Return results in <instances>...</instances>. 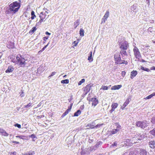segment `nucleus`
Instances as JSON below:
<instances>
[{"label": "nucleus", "instance_id": "5", "mask_svg": "<svg viewBox=\"0 0 155 155\" xmlns=\"http://www.w3.org/2000/svg\"><path fill=\"white\" fill-rule=\"evenodd\" d=\"M136 124L137 126L143 129L148 126L147 124L146 121H137L136 123Z\"/></svg>", "mask_w": 155, "mask_h": 155}, {"label": "nucleus", "instance_id": "45", "mask_svg": "<svg viewBox=\"0 0 155 155\" xmlns=\"http://www.w3.org/2000/svg\"><path fill=\"white\" fill-rule=\"evenodd\" d=\"M72 106H73V104L71 103L70 104V106L69 107H68V109H70V111H71V109Z\"/></svg>", "mask_w": 155, "mask_h": 155}, {"label": "nucleus", "instance_id": "34", "mask_svg": "<svg viewBox=\"0 0 155 155\" xmlns=\"http://www.w3.org/2000/svg\"><path fill=\"white\" fill-rule=\"evenodd\" d=\"M141 69L147 72H149L150 71L149 69L147 68H144V67L142 66L141 67Z\"/></svg>", "mask_w": 155, "mask_h": 155}, {"label": "nucleus", "instance_id": "18", "mask_svg": "<svg viewBox=\"0 0 155 155\" xmlns=\"http://www.w3.org/2000/svg\"><path fill=\"white\" fill-rule=\"evenodd\" d=\"M118 131L117 129H113L111 131L108 132V134H109L110 135H111L117 133Z\"/></svg>", "mask_w": 155, "mask_h": 155}, {"label": "nucleus", "instance_id": "11", "mask_svg": "<svg viewBox=\"0 0 155 155\" xmlns=\"http://www.w3.org/2000/svg\"><path fill=\"white\" fill-rule=\"evenodd\" d=\"M118 106V104L117 103H113L111 105L112 109L110 110L109 112L111 114L115 110V109L117 108Z\"/></svg>", "mask_w": 155, "mask_h": 155}, {"label": "nucleus", "instance_id": "41", "mask_svg": "<svg viewBox=\"0 0 155 155\" xmlns=\"http://www.w3.org/2000/svg\"><path fill=\"white\" fill-rule=\"evenodd\" d=\"M14 126L15 127H17L18 128H21V125L20 124H15Z\"/></svg>", "mask_w": 155, "mask_h": 155}, {"label": "nucleus", "instance_id": "51", "mask_svg": "<svg viewBox=\"0 0 155 155\" xmlns=\"http://www.w3.org/2000/svg\"><path fill=\"white\" fill-rule=\"evenodd\" d=\"M45 48L44 47H43L41 50H40L39 51V52H42V51H43L45 50Z\"/></svg>", "mask_w": 155, "mask_h": 155}, {"label": "nucleus", "instance_id": "27", "mask_svg": "<svg viewBox=\"0 0 155 155\" xmlns=\"http://www.w3.org/2000/svg\"><path fill=\"white\" fill-rule=\"evenodd\" d=\"M16 137L17 138H19L23 140L26 139L27 138V137L23 135L17 136Z\"/></svg>", "mask_w": 155, "mask_h": 155}, {"label": "nucleus", "instance_id": "40", "mask_svg": "<svg viewBox=\"0 0 155 155\" xmlns=\"http://www.w3.org/2000/svg\"><path fill=\"white\" fill-rule=\"evenodd\" d=\"M56 73V72H52L51 73V74L48 76V78H50L52 76H54V75Z\"/></svg>", "mask_w": 155, "mask_h": 155}, {"label": "nucleus", "instance_id": "54", "mask_svg": "<svg viewBox=\"0 0 155 155\" xmlns=\"http://www.w3.org/2000/svg\"><path fill=\"white\" fill-rule=\"evenodd\" d=\"M152 95V97L155 95V92L153 93L152 94H151Z\"/></svg>", "mask_w": 155, "mask_h": 155}, {"label": "nucleus", "instance_id": "13", "mask_svg": "<svg viewBox=\"0 0 155 155\" xmlns=\"http://www.w3.org/2000/svg\"><path fill=\"white\" fill-rule=\"evenodd\" d=\"M0 134L3 136H8V134L3 129L0 128Z\"/></svg>", "mask_w": 155, "mask_h": 155}, {"label": "nucleus", "instance_id": "58", "mask_svg": "<svg viewBox=\"0 0 155 155\" xmlns=\"http://www.w3.org/2000/svg\"><path fill=\"white\" fill-rule=\"evenodd\" d=\"M77 45V43H76V44H75V45H74V46H76Z\"/></svg>", "mask_w": 155, "mask_h": 155}, {"label": "nucleus", "instance_id": "46", "mask_svg": "<svg viewBox=\"0 0 155 155\" xmlns=\"http://www.w3.org/2000/svg\"><path fill=\"white\" fill-rule=\"evenodd\" d=\"M94 126V125H93L92 124H87V126L89 127H91H91H92V126Z\"/></svg>", "mask_w": 155, "mask_h": 155}, {"label": "nucleus", "instance_id": "62", "mask_svg": "<svg viewBox=\"0 0 155 155\" xmlns=\"http://www.w3.org/2000/svg\"><path fill=\"white\" fill-rule=\"evenodd\" d=\"M88 91H87V92H88Z\"/></svg>", "mask_w": 155, "mask_h": 155}, {"label": "nucleus", "instance_id": "16", "mask_svg": "<svg viewBox=\"0 0 155 155\" xmlns=\"http://www.w3.org/2000/svg\"><path fill=\"white\" fill-rule=\"evenodd\" d=\"M122 86L121 85H116L113 86L111 88V90H118Z\"/></svg>", "mask_w": 155, "mask_h": 155}, {"label": "nucleus", "instance_id": "14", "mask_svg": "<svg viewBox=\"0 0 155 155\" xmlns=\"http://www.w3.org/2000/svg\"><path fill=\"white\" fill-rule=\"evenodd\" d=\"M137 74V72L136 71L133 70L130 73V78L133 79Z\"/></svg>", "mask_w": 155, "mask_h": 155}, {"label": "nucleus", "instance_id": "49", "mask_svg": "<svg viewBox=\"0 0 155 155\" xmlns=\"http://www.w3.org/2000/svg\"><path fill=\"white\" fill-rule=\"evenodd\" d=\"M150 70H155V66H153L150 68Z\"/></svg>", "mask_w": 155, "mask_h": 155}, {"label": "nucleus", "instance_id": "24", "mask_svg": "<svg viewBox=\"0 0 155 155\" xmlns=\"http://www.w3.org/2000/svg\"><path fill=\"white\" fill-rule=\"evenodd\" d=\"M138 151L137 150L131 151L130 153V155H137Z\"/></svg>", "mask_w": 155, "mask_h": 155}, {"label": "nucleus", "instance_id": "26", "mask_svg": "<svg viewBox=\"0 0 155 155\" xmlns=\"http://www.w3.org/2000/svg\"><path fill=\"white\" fill-rule=\"evenodd\" d=\"M70 111V109H67L65 112L62 114L61 116V117H63L65 116Z\"/></svg>", "mask_w": 155, "mask_h": 155}, {"label": "nucleus", "instance_id": "48", "mask_svg": "<svg viewBox=\"0 0 155 155\" xmlns=\"http://www.w3.org/2000/svg\"><path fill=\"white\" fill-rule=\"evenodd\" d=\"M117 143L116 142H114L113 144L112 145V146H117Z\"/></svg>", "mask_w": 155, "mask_h": 155}, {"label": "nucleus", "instance_id": "23", "mask_svg": "<svg viewBox=\"0 0 155 155\" xmlns=\"http://www.w3.org/2000/svg\"><path fill=\"white\" fill-rule=\"evenodd\" d=\"M115 126H116L117 129L119 131L121 129V126L117 123L115 124Z\"/></svg>", "mask_w": 155, "mask_h": 155}, {"label": "nucleus", "instance_id": "57", "mask_svg": "<svg viewBox=\"0 0 155 155\" xmlns=\"http://www.w3.org/2000/svg\"><path fill=\"white\" fill-rule=\"evenodd\" d=\"M141 61L143 62H146L143 59Z\"/></svg>", "mask_w": 155, "mask_h": 155}, {"label": "nucleus", "instance_id": "9", "mask_svg": "<svg viewBox=\"0 0 155 155\" xmlns=\"http://www.w3.org/2000/svg\"><path fill=\"white\" fill-rule=\"evenodd\" d=\"M131 99L130 98H127L125 101L124 103V104H123L122 106H121L120 107V109L122 110H124V108L126 107L127 105L129 103Z\"/></svg>", "mask_w": 155, "mask_h": 155}, {"label": "nucleus", "instance_id": "28", "mask_svg": "<svg viewBox=\"0 0 155 155\" xmlns=\"http://www.w3.org/2000/svg\"><path fill=\"white\" fill-rule=\"evenodd\" d=\"M79 25V20H77L74 23V26H75V28H76Z\"/></svg>", "mask_w": 155, "mask_h": 155}, {"label": "nucleus", "instance_id": "35", "mask_svg": "<svg viewBox=\"0 0 155 155\" xmlns=\"http://www.w3.org/2000/svg\"><path fill=\"white\" fill-rule=\"evenodd\" d=\"M150 132L152 135L155 136V128L150 131Z\"/></svg>", "mask_w": 155, "mask_h": 155}, {"label": "nucleus", "instance_id": "33", "mask_svg": "<svg viewBox=\"0 0 155 155\" xmlns=\"http://www.w3.org/2000/svg\"><path fill=\"white\" fill-rule=\"evenodd\" d=\"M61 83L62 84H67L69 83V81L68 79H65L64 80H62L61 81Z\"/></svg>", "mask_w": 155, "mask_h": 155}, {"label": "nucleus", "instance_id": "12", "mask_svg": "<svg viewBox=\"0 0 155 155\" xmlns=\"http://www.w3.org/2000/svg\"><path fill=\"white\" fill-rule=\"evenodd\" d=\"M91 101L92 102V106H93L94 107H95L98 103V101L96 98H92Z\"/></svg>", "mask_w": 155, "mask_h": 155}, {"label": "nucleus", "instance_id": "21", "mask_svg": "<svg viewBox=\"0 0 155 155\" xmlns=\"http://www.w3.org/2000/svg\"><path fill=\"white\" fill-rule=\"evenodd\" d=\"M37 28L36 27H33L29 31V33L31 35L33 34L36 31Z\"/></svg>", "mask_w": 155, "mask_h": 155}, {"label": "nucleus", "instance_id": "38", "mask_svg": "<svg viewBox=\"0 0 155 155\" xmlns=\"http://www.w3.org/2000/svg\"><path fill=\"white\" fill-rule=\"evenodd\" d=\"M32 103H29L27 105L25 106V107L28 108L32 105Z\"/></svg>", "mask_w": 155, "mask_h": 155}, {"label": "nucleus", "instance_id": "44", "mask_svg": "<svg viewBox=\"0 0 155 155\" xmlns=\"http://www.w3.org/2000/svg\"><path fill=\"white\" fill-rule=\"evenodd\" d=\"M126 72L125 71H122L121 72V74L122 76L124 77L125 74H126Z\"/></svg>", "mask_w": 155, "mask_h": 155}, {"label": "nucleus", "instance_id": "47", "mask_svg": "<svg viewBox=\"0 0 155 155\" xmlns=\"http://www.w3.org/2000/svg\"><path fill=\"white\" fill-rule=\"evenodd\" d=\"M30 137H31L32 138H35V134H31L30 136Z\"/></svg>", "mask_w": 155, "mask_h": 155}, {"label": "nucleus", "instance_id": "29", "mask_svg": "<svg viewBox=\"0 0 155 155\" xmlns=\"http://www.w3.org/2000/svg\"><path fill=\"white\" fill-rule=\"evenodd\" d=\"M31 18L32 20H33L36 17V16L35 14V12L33 11L31 12Z\"/></svg>", "mask_w": 155, "mask_h": 155}, {"label": "nucleus", "instance_id": "8", "mask_svg": "<svg viewBox=\"0 0 155 155\" xmlns=\"http://www.w3.org/2000/svg\"><path fill=\"white\" fill-rule=\"evenodd\" d=\"M128 45L127 41H124L121 44L120 48L123 49L127 50Z\"/></svg>", "mask_w": 155, "mask_h": 155}, {"label": "nucleus", "instance_id": "31", "mask_svg": "<svg viewBox=\"0 0 155 155\" xmlns=\"http://www.w3.org/2000/svg\"><path fill=\"white\" fill-rule=\"evenodd\" d=\"M81 113V111L80 110H78L77 112H75L74 115V116H78L80 115Z\"/></svg>", "mask_w": 155, "mask_h": 155}, {"label": "nucleus", "instance_id": "39", "mask_svg": "<svg viewBox=\"0 0 155 155\" xmlns=\"http://www.w3.org/2000/svg\"><path fill=\"white\" fill-rule=\"evenodd\" d=\"M48 37L47 36H45L43 37V40L44 41L43 42V43H45L46 40L48 39Z\"/></svg>", "mask_w": 155, "mask_h": 155}, {"label": "nucleus", "instance_id": "52", "mask_svg": "<svg viewBox=\"0 0 155 155\" xmlns=\"http://www.w3.org/2000/svg\"><path fill=\"white\" fill-rule=\"evenodd\" d=\"M45 34L47 35H51V33H49L48 32V31H46L45 32Z\"/></svg>", "mask_w": 155, "mask_h": 155}, {"label": "nucleus", "instance_id": "3", "mask_svg": "<svg viewBox=\"0 0 155 155\" xmlns=\"http://www.w3.org/2000/svg\"><path fill=\"white\" fill-rule=\"evenodd\" d=\"M16 58L17 60L18 64L20 67H24L26 64L25 59L23 58L21 55L19 57L18 56H16Z\"/></svg>", "mask_w": 155, "mask_h": 155}, {"label": "nucleus", "instance_id": "22", "mask_svg": "<svg viewBox=\"0 0 155 155\" xmlns=\"http://www.w3.org/2000/svg\"><path fill=\"white\" fill-rule=\"evenodd\" d=\"M35 154L34 151H30L24 153L23 155H34Z\"/></svg>", "mask_w": 155, "mask_h": 155}, {"label": "nucleus", "instance_id": "20", "mask_svg": "<svg viewBox=\"0 0 155 155\" xmlns=\"http://www.w3.org/2000/svg\"><path fill=\"white\" fill-rule=\"evenodd\" d=\"M120 49V53L122 56H123V55L126 56L127 55V52L126 51V50L123 49Z\"/></svg>", "mask_w": 155, "mask_h": 155}, {"label": "nucleus", "instance_id": "4", "mask_svg": "<svg viewBox=\"0 0 155 155\" xmlns=\"http://www.w3.org/2000/svg\"><path fill=\"white\" fill-rule=\"evenodd\" d=\"M137 139L140 140L138 138L137 139L136 137H133L131 140L129 139H127L124 141V143L127 146L131 145V144L136 143L137 141Z\"/></svg>", "mask_w": 155, "mask_h": 155}, {"label": "nucleus", "instance_id": "32", "mask_svg": "<svg viewBox=\"0 0 155 155\" xmlns=\"http://www.w3.org/2000/svg\"><path fill=\"white\" fill-rule=\"evenodd\" d=\"M104 125V124H97V125H96L95 126H92V127H91V129H93V128H99L100 127V126H102L103 125Z\"/></svg>", "mask_w": 155, "mask_h": 155}, {"label": "nucleus", "instance_id": "53", "mask_svg": "<svg viewBox=\"0 0 155 155\" xmlns=\"http://www.w3.org/2000/svg\"><path fill=\"white\" fill-rule=\"evenodd\" d=\"M24 94V92L23 91L22 92L21 94H20V96L21 97H23L24 96V95L23 94Z\"/></svg>", "mask_w": 155, "mask_h": 155}, {"label": "nucleus", "instance_id": "55", "mask_svg": "<svg viewBox=\"0 0 155 155\" xmlns=\"http://www.w3.org/2000/svg\"><path fill=\"white\" fill-rule=\"evenodd\" d=\"M49 43H48L47 45H45V46L44 47L45 49L48 46V45H49Z\"/></svg>", "mask_w": 155, "mask_h": 155}, {"label": "nucleus", "instance_id": "56", "mask_svg": "<svg viewBox=\"0 0 155 155\" xmlns=\"http://www.w3.org/2000/svg\"><path fill=\"white\" fill-rule=\"evenodd\" d=\"M153 120H154L155 122V117H153L152 118Z\"/></svg>", "mask_w": 155, "mask_h": 155}, {"label": "nucleus", "instance_id": "7", "mask_svg": "<svg viewBox=\"0 0 155 155\" xmlns=\"http://www.w3.org/2000/svg\"><path fill=\"white\" fill-rule=\"evenodd\" d=\"M39 17L40 18V19L39 20V22H40V23H41L43 21H45L48 17L46 13L45 12H41L40 14Z\"/></svg>", "mask_w": 155, "mask_h": 155}, {"label": "nucleus", "instance_id": "50", "mask_svg": "<svg viewBox=\"0 0 155 155\" xmlns=\"http://www.w3.org/2000/svg\"><path fill=\"white\" fill-rule=\"evenodd\" d=\"M12 143H15L17 144H18L19 143V142H17V141H12Z\"/></svg>", "mask_w": 155, "mask_h": 155}, {"label": "nucleus", "instance_id": "59", "mask_svg": "<svg viewBox=\"0 0 155 155\" xmlns=\"http://www.w3.org/2000/svg\"><path fill=\"white\" fill-rule=\"evenodd\" d=\"M66 76V75H64V76H63V77H64H64H65Z\"/></svg>", "mask_w": 155, "mask_h": 155}, {"label": "nucleus", "instance_id": "15", "mask_svg": "<svg viewBox=\"0 0 155 155\" xmlns=\"http://www.w3.org/2000/svg\"><path fill=\"white\" fill-rule=\"evenodd\" d=\"M14 70L13 67L10 66L8 67V69L5 71V72L7 73H9L12 72Z\"/></svg>", "mask_w": 155, "mask_h": 155}, {"label": "nucleus", "instance_id": "25", "mask_svg": "<svg viewBox=\"0 0 155 155\" xmlns=\"http://www.w3.org/2000/svg\"><path fill=\"white\" fill-rule=\"evenodd\" d=\"M90 55L88 57V60L90 62H91L93 61V59L92 57V51H91L90 53Z\"/></svg>", "mask_w": 155, "mask_h": 155}, {"label": "nucleus", "instance_id": "36", "mask_svg": "<svg viewBox=\"0 0 155 155\" xmlns=\"http://www.w3.org/2000/svg\"><path fill=\"white\" fill-rule=\"evenodd\" d=\"M85 79H82L78 83V85H81L82 83H83L85 81Z\"/></svg>", "mask_w": 155, "mask_h": 155}, {"label": "nucleus", "instance_id": "6", "mask_svg": "<svg viewBox=\"0 0 155 155\" xmlns=\"http://www.w3.org/2000/svg\"><path fill=\"white\" fill-rule=\"evenodd\" d=\"M134 54L135 57L137 59H139L141 57V53L138 48L134 46L133 49Z\"/></svg>", "mask_w": 155, "mask_h": 155}, {"label": "nucleus", "instance_id": "60", "mask_svg": "<svg viewBox=\"0 0 155 155\" xmlns=\"http://www.w3.org/2000/svg\"><path fill=\"white\" fill-rule=\"evenodd\" d=\"M87 86H86V87H85V89H86V88H87Z\"/></svg>", "mask_w": 155, "mask_h": 155}, {"label": "nucleus", "instance_id": "10", "mask_svg": "<svg viewBox=\"0 0 155 155\" xmlns=\"http://www.w3.org/2000/svg\"><path fill=\"white\" fill-rule=\"evenodd\" d=\"M109 16V12L108 11H107L105 13L104 16H103V18L102 19L101 23H104L105 22L106 20H107V18Z\"/></svg>", "mask_w": 155, "mask_h": 155}, {"label": "nucleus", "instance_id": "61", "mask_svg": "<svg viewBox=\"0 0 155 155\" xmlns=\"http://www.w3.org/2000/svg\"><path fill=\"white\" fill-rule=\"evenodd\" d=\"M75 42H76V41H74V43H75Z\"/></svg>", "mask_w": 155, "mask_h": 155}, {"label": "nucleus", "instance_id": "30", "mask_svg": "<svg viewBox=\"0 0 155 155\" xmlns=\"http://www.w3.org/2000/svg\"><path fill=\"white\" fill-rule=\"evenodd\" d=\"M79 32L80 36H83L84 35V31L83 29L81 28Z\"/></svg>", "mask_w": 155, "mask_h": 155}, {"label": "nucleus", "instance_id": "19", "mask_svg": "<svg viewBox=\"0 0 155 155\" xmlns=\"http://www.w3.org/2000/svg\"><path fill=\"white\" fill-rule=\"evenodd\" d=\"M149 145L151 148L153 149L155 147V141H150L149 143Z\"/></svg>", "mask_w": 155, "mask_h": 155}, {"label": "nucleus", "instance_id": "37", "mask_svg": "<svg viewBox=\"0 0 155 155\" xmlns=\"http://www.w3.org/2000/svg\"><path fill=\"white\" fill-rule=\"evenodd\" d=\"M101 89L103 90H107L108 89V87L107 86H102Z\"/></svg>", "mask_w": 155, "mask_h": 155}, {"label": "nucleus", "instance_id": "2", "mask_svg": "<svg viewBox=\"0 0 155 155\" xmlns=\"http://www.w3.org/2000/svg\"><path fill=\"white\" fill-rule=\"evenodd\" d=\"M114 58L115 63L117 64H125L127 65L128 64V62L125 60H122L121 59L120 55L118 53H117L114 55Z\"/></svg>", "mask_w": 155, "mask_h": 155}, {"label": "nucleus", "instance_id": "1", "mask_svg": "<svg viewBox=\"0 0 155 155\" xmlns=\"http://www.w3.org/2000/svg\"><path fill=\"white\" fill-rule=\"evenodd\" d=\"M21 5L20 2H18L17 1L14 2L9 5V9L11 12L15 13L18 11Z\"/></svg>", "mask_w": 155, "mask_h": 155}, {"label": "nucleus", "instance_id": "17", "mask_svg": "<svg viewBox=\"0 0 155 155\" xmlns=\"http://www.w3.org/2000/svg\"><path fill=\"white\" fill-rule=\"evenodd\" d=\"M147 152L145 150L143 149H141L139 154L138 155H147Z\"/></svg>", "mask_w": 155, "mask_h": 155}, {"label": "nucleus", "instance_id": "43", "mask_svg": "<svg viewBox=\"0 0 155 155\" xmlns=\"http://www.w3.org/2000/svg\"><path fill=\"white\" fill-rule=\"evenodd\" d=\"M9 153L10 155H16V152L15 151H14Z\"/></svg>", "mask_w": 155, "mask_h": 155}, {"label": "nucleus", "instance_id": "42", "mask_svg": "<svg viewBox=\"0 0 155 155\" xmlns=\"http://www.w3.org/2000/svg\"><path fill=\"white\" fill-rule=\"evenodd\" d=\"M152 97V95L150 94L149 95V96H147L146 97L144 98L145 99H150Z\"/></svg>", "mask_w": 155, "mask_h": 155}]
</instances>
